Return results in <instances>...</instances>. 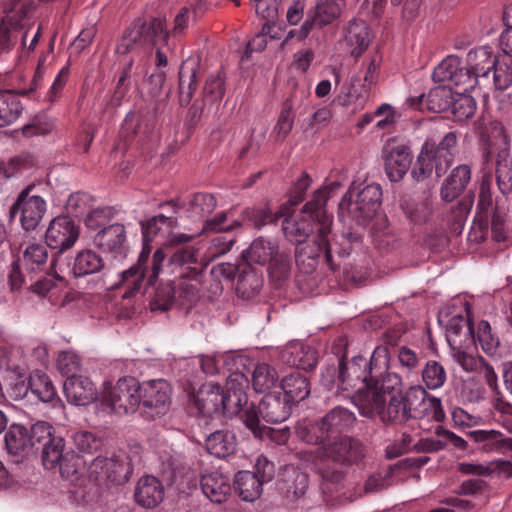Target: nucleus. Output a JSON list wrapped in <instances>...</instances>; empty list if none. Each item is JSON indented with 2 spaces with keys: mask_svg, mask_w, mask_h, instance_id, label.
<instances>
[{
  "mask_svg": "<svg viewBox=\"0 0 512 512\" xmlns=\"http://www.w3.org/2000/svg\"><path fill=\"white\" fill-rule=\"evenodd\" d=\"M470 180V166L467 164L458 165L444 180L440 188L441 199L445 202H452L466 189Z\"/></svg>",
  "mask_w": 512,
  "mask_h": 512,
  "instance_id": "obj_33",
  "label": "nucleus"
},
{
  "mask_svg": "<svg viewBox=\"0 0 512 512\" xmlns=\"http://www.w3.org/2000/svg\"><path fill=\"white\" fill-rule=\"evenodd\" d=\"M132 472L125 454H112L110 457H96L88 468V477L99 486L109 483L121 485L129 480Z\"/></svg>",
  "mask_w": 512,
  "mask_h": 512,
  "instance_id": "obj_11",
  "label": "nucleus"
},
{
  "mask_svg": "<svg viewBox=\"0 0 512 512\" xmlns=\"http://www.w3.org/2000/svg\"><path fill=\"white\" fill-rule=\"evenodd\" d=\"M454 93L452 88L446 85L432 88L426 96L425 107L434 113H442L450 110Z\"/></svg>",
  "mask_w": 512,
  "mask_h": 512,
  "instance_id": "obj_48",
  "label": "nucleus"
},
{
  "mask_svg": "<svg viewBox=\"0 0 512 512\" xmlns=\"http://www.w3.org/2000/svg\"><path fill=\"white\" fill-rule=\"evenodd\" d=\"M114 207H98L88 212L85 217V225L88 229L97 230L106 225L116 216Z\"/></svg>",
  "mask_w": 512,
  "mask_h": 512,
  "instance_id": "obj_64",
  "label": "nucleus"
},
{
  "mask_svg": "<svg viewBox=\"0 0 512 512\" xmlns=\"http://www.w3.org/2000/svg\"><path fill=\"white\" fill-rule=\"evenodd\" d=\"M57 468L62 478L71 483H76L83 475L85 461L74 451L70 450L66 453V456L62 458Z\"/></svg>",
  "mask_w": 512,
  "mask_h": 512,
  "instance_id": "obj_51",
  "label": "nucleus"
},
{
  "mask_svg": "<svg viewBox=\"0 0 512 512\" xmlns=\"http://www.w3.org/2000/svg\"><path fill=\"white\" fill-rule=\"evenodd\" d=\"M22 261L29 273L45 271L48 262L47 245L35 243L27 246Z\"/></svg>",
  "mask_w": 512,
  "mask_h": 512,
  "instance_id": "obj_47",
  "label": "nucleus"
},
{
  "mask_svg": "<svg viewBox=\"0 0 512 512\" xmlns=\"http://www.w3.org/2000/svg\"><path fill=\"white\" fill-rule=\"evenodd\" d=\"M35 9L31 0H10L4 5L0 23V52L9 51L18 41L19 34Z\"/></svg>",
  "mask_w": 512,
  "mask_h": 512,
  "instance_id": "obj_10",
  "label": "nucleus"
},
{
  "mask_svg": "<svg viewBox=\"0 0 512 512\" xmlns=\"http://www.w3.org/2000/svg\"><path fill=\"white\" fill-rule=\"evenodd\" d=\"M382 203V189L378 184L365 186L358 194L353 210V217L358 223H364L372 218Z\"/></svg>",
  "mask_w": 512,
  "mask_h": 512,
  "instance_id": "obj_26",
  "label": "nucleus"
},
{
  "mask_svg": "<svg viewBox=\"0 0 512 512\" xmlns=\"http://www.w3.org/2000/svg\"><path fill=\"white\" fill-rule=\"evenodd\" d=\"M471 206V199H462L447 214L446 218L448 223V231L451 234H461L466 218L470 212Z\"/></svg>",
  "mask_w": 512,
  "mask_h": 512,
  "instance_id": "obj_57",
  "label": "nucleus"
},
{
  "mask_svg": "<svg viewBox=\"0 0 512 512\" xmlns=\"http://www.w3.org/2000/svg\"><path fill=\"white\" fill-rule=\"evenodd\" d=\"M30 392L42 402H50L56 396V390L45 373L35 370L29 376Z\"/></svg>",
  "mask_w": 512,
  "mask_h": 512,
  "instance_id": "obj_53",
  "label": "nucleus"
},
{
  "mask_svg": "<svg viewBox=\"0 0 512 512\" xmlns=\"http://www.w3.org/2000/svg\"><path fill=\"white\" fill-rule=\"evenodd\" d=\"M168 32L165 21L155 17L150 20L145 18L135 19L126 29L117 44L118 54H127L139 46L156 45L158 41H166Z\"/></svg>",
  "mask_w": 512,
  "mask_h": 512,
  "instance_id": "obj_9",
  "label": "nucleus"
},
{
  "mask_svg": "<svg viewBox=\"0 0 512 512\" xmlns=\"http://www.w3.org/2000/svg\"><path fill=\"white\" fill-rule=\"evenodd\" d=\"M104 268L103 258L96 251L83 249L77 252L71 271L74 277L81 278L99 274Z\"/></svg>",
  "mask_w": 512,
  "mask_h": 512,
  "instance_id": "obj_37",
  "label": "nucleus"
},
{
  "mask_svg": "<svg viewBox=\"0 0 512 512\" xmlns=\"http://www.w3.org/2000/svg\"><path fill=\"white\" fill-rule=\"evenodd\" d=\"M156 120L153 113H128L122 124L120 138L127 147L137 146L148 150L158 137L155 132Z\"/></svg>",
  "mask_w": 512,
  "mask_h": 512,
  "instance_id": "obj_13",
  "label": "nucleus"
},
{
  "mask_svg": "<svg viewBox=\"0 0 512 512\" xmlns=\"http://www.w3.org/2000/svg\"><path fill=\"white\" fill-rule=\"evenodd\" d=\"M491 173L483 174L479 185L476 214L469 232L471 241L480 243L491 235L496 242L506 239L505 211L499 206L497 200L493 199Z\"/></svg>",
  "mask_w": 512,
  "mask_h": 512,
  "instance_id": "obj_6",
  "label": "nucleus"
},
{
  "mask_svg": "<svg viewBox=\"0 0 512 512\" xmlns=\"http://www.w3.org/2000/svg\"><path fill=\"white\" fill-rule=\"evenodd\" d=\"M141 405L155 410V414L164 413L170 403L171 388L163 379L151 380L140 385Z\"/></svg>",
  "mask_w": 512,
  "mask_h": 512,
  "instance_id": "obj_22",
  "label": "nucleus"
},
{
  "mask_svg": "<svg viewBox=\"0 0 512 512\" xmlns=\"http://www.w3.org/2000/svg\"><path fill=\"white\" fill-rule=\"evenodd\" d=\"M477 342L488 356H495L497 354L500 340L492 333L488 321L482 320L478 323L477 332H475V344Z\"/></svg>",
  "mask_w": 512,
  "mask_h": 512,
  "instance_id": "obj_58",
  "label": "nucleus"
},
{
  "mask_svg": "<svg viewBox=\"0 0 512 512\" xmlns=\"http://www.w3.org/2000/svg\"><path fill=\"white\" fill-rule=\"evenodd\" d=\"M34 189V184L24 188L10 208L11 217L20 212V222L26 231L35 230L47 210L46 201L41 196L32 194Z\"/></svg>",
  "mask_w": 512,
  "mask_h": 512,
  "instance_id": "obj_14",
  "label": "nucleus"
},
{
  "mask_svg": "<svg viewBox=\"0 0 512 512\" xmlns=\"http://www.w3.org/2000/svg\"><path fill=\"white\" fill-rule=\"evenodd\" d=\"M495 131L502 137L504 148L497 154L496 160V183L499 191L503 195L512 193V164L507 161L509 157L510 140L505 134L504 126L496 122L494 124Z\"/></svg>",
  "mask_w": 512,
  "mask_h": 512,
  "instance_id": "obj_27",
  "label": "nucleus"
},
{
  "mask_svg": "<svg viewBox=\"0 0 512 512\" xmlns=\"http://www.w3.org/2000/svg\"><path fill=\"white\" fill-rule=\"evenodd\" d=\"M285 237L296 244L304 243L313 234V246L305 245L296 252L299 270L310 274L316 270L320 255V189L300 211V219H285L282 222Z\"/></svg>",
  "mask_w": 512,
  "mask_h": 512,
  "instance_id": "obj_4",
  "label": "nucleus"
},
{
  "mask_svg": "<svg viewBox=\"0 0 512 512\" xmlns=\"http://www.w3.org/2000/svg\"><path fill=\"white\" fill-rule=\"evenodd\" d=\"M412 152L407 145H397L384 156V167L391 182H399L406 175L412 164Z\"/></svg>",
  "mask_w": 512,
  "mask_h": 512,
  "instance_id": "obj_28",
  "label": "nucleus"
},
{
  "mask_svg": "<svg viewBox=\"0 0 512 512\" xmlns=\"http://www.w3.org/2000/svg\"><path fill=\"white\" fill-rule=\"evenodd\" d=\"M200 484L204 495L214 503L226 501L231 492L229 478L219 471L202 475Z\"/></svg>",
  "mask_w": 512,
  "mask_h": 512,
  "instance_id": "obj_36",
  "label": "nucleus"
},
{
  "mask_svg": "<svg viewBox=\"0 0 512 512\" xmlns=\"http://www.w3.org/2000/svg\"><path fill=\"white\" fill-rule=\"evenodd\" d=\"M403 396L410 419L429 417L436 422H442L444 420L445 413L442 408L441 400L434 396H429L423 386H411L403 393Z\"/></svg>",
  "mask_w": 512,
  "mask_h": 512,
  "instance_id": "obj_15",
  "label": "nucleus"
},
{
  "mask_svg": "<svg viewBox=\"0 0 512 512\" xmlns=\"http://www.w3.org/2000/svg\"><path fill=\"white\" fill-rule=\"evenodd\" d=\"M277 245L262 237L255 239L250 247L243 252L245 262L265 265L269 263L277 253Z\"/></svg>",
  "mask_w": 512,
  "mask_h": 512,
  "instance_id": "obj_45",
  "label": "nucleus"
},
{
  "mask_svg": "<svg viewBox=\"0 0 512 512\" xmlns=\"http://www.w3.org/2000/svg\"><path fill=\"white\" fill-rule=\"evenodd\" d=\"M293 406L280 393L266 394L256 406L251 404L243 411L242 419L245 426L257 438L267 434V427L261 425L260 418L270 424H278L286 421Z\"/></svg>",
  "mask_w": 512,
  "mask_h": 512,
  "instance_id": "obj_7",
  "label": "nucleus"
},
{
  "mask_svg": "<svg viewBox=\"0 0 512 512\" xmlns=\"http://www.w3.org/2000/svg\"><path fill=\"white\" fill-rule=\"evenodd\" d=\"M141 231L143 236V249L138 257L137 263L128 270L121 273V279L117 287L123 290L122 297L124 299L134 297L144 287L154 286L162 269L165 260L164 251L157 249L152 259H150L151 247L149 242L156 238H160L164 243L165 239L171 233V230L177 225L176 217L159 214L141 221Z\"/></svg>",
  "mask_w": 512,
  "mask_h": 512,
  "instance_id": "obj_2",
  "label": "nucleus"
},
{
  "mask_svg": "<svg viewBox=\"0 0 512 512\" xmlns=\"http://www.w3.org/2000/svg\"><path fill=\"white\" fill-rule=\"evenodd\" d=\"M278 381L276 370L266 363L258 364L252 374V385L256 392H265Z\"/></svg>",
  "mask_w": 512,
  "mask_h": 512,
  "instance_id": "obj_59",
  "label": "nucleus"
},
{
  "mask_svg": "<svg viewBox=\"0 0 512 512\" xmlns=\"http://www.w3.org/2000/svg\"><path fill=\"white\" fill-rule=\"evenodd\" d=\"M355 414L347 408L337 406L322 417V430L342 433L349 431L356 423Z\"/></svg>",
  "mask_w": 512,
  "mask_h": 512,
  "instance_id": "obj_41",
  "label": "nucleus"
},
{
  "mask_svg": "<svg viewBox=\"0 0 512 512\" xmlns=\"http://www.w3.org/2000/svg\"><path fill=\"white\" fill-rule=\"evenodd\" d=\"M204 265L198 260V251L193 246H185L176 249L170 256L169 261L160 272L175 275L174 279H169L166 283H160L150 300L152 311L169 310L175 299L176 285L180 296L188 301H193L198 294L195 284H186L184 280H197L203 270Z\"/></svg>",
  "mask_w": 512,
  "mask_h": 512,
  "instance_id": "obj_3",
  "label": "nucleus"
},
{
  "mask_svg": "<svg viewBox=\"0 0 512 512\" xmlns=\"http://www.w3.org/2000/svg\"><path fill=\"white\" fill-rule=\"evenodd\" d=\"M93 242L102 252L109 253L116 259L126 258L128 254L129 247L123 224L115 223L104 227L94 236Z\"/></svg>",
  "mask_w": 512,
  "mask_h": 512,
  "instance_id": "obj_20",
  "label": "nucleus"
},
{
  "mask_svg": "<svg viewBox=\"0 0 512 512\" xmlns=\"http://www.w3.org/2000/svg\"><path fill=\"white\" fill-rule=\"evenodd\" d=\"M5 444L10 454L17 455L28 452L31 449L28 429L19 424H12L5 434Z\"/></svg>",
  "mask_w": 512,
  "mask_h": 512,
  "instance_id": "obj_49",
  "label": "nucleus"
},
{
  "mask_svg": "<svg viewBox=\"0 0 512 512\" xmlns=\"http://www.w3.org/2000/svg\"><path fill=\"white\" fill-rule=\"evenodd\" d=\"M42 453V462L46 469H55L66 453L71 449H66L65 441L62 437H55L54 439L43 444L40 448Z\"/></svg>",
  "mask_w": 512,
  "mask_h": 512,
  "instance_id": "obj_52",
  "label": "nucleus"
},
{
  "mask_svg": "<svg viewBox=\"0 0 512 512\" xmlns=\"http://www.w3.org/2000/svg\"><path fill=\"white\" fill-rule=\"evenodd\" d=\"M263 284L262 274L248 262L240 264L236 281V291L243 298H250L257 294Z\"/></svg>",
  "mask_w": 512,
  "mask_h": 512,
  "instance_id": "obj_39",
  "label": "nucleus"
},
{
  "mask_svg": "<svg viewBox=\"0 0 512 512\" xmlns=\"http://www.w3.org/2000/svg\"><path fill=\"white\" fill-rule=\"evenodd\" d=\"M133 65L134 60L131 58L119 71V76L115 82L113 90L103 106V117H113L116 110L123 104V101L128 96L131 88Z\"/></svg>",
  "mask_w": 512,
  "mask_h": 512,
  "instance_id": "obj_25",
  "label": "nucleus"
},
{
  "mask_svg": "<svg viewBox=\"0 0 512 512\" xmlns=\"http://www.w3.org/2000/svg\"><path fill=\"white\" fill-rule=\"evenodd\" d=\"M294 123L293 105L290 99L284 101L276 125L271 136L275 141L282 142L292 130Z\"/></svg>",
  "mask_w": 512,
  "mask_h": 512,
  "instance_id": "obj_60",
  "label": "nucleus"
},
{
  "mask_svg": "<svg viewBox=\"0 0 512 512\" xmlns=\"http://www.w3.org/2000/svg\"><path fill=\"white\" fill-rule=\"evenodd\" d=\"M409 419L403 393L398 391L396 395L389 396V399H386L380 420L385 424H404Z\"/></svg>",
  "mask_w": 512,
  "mask_h": 512,
  "instance_id": "obj_44",
  "label": "nucleus"
},
{
  "mask_svg": "<svg viewBox=\"0 0 512 512\" xmlns=\"http://www.w3.org/2000/svg\"><path fill=\"white\" fill-rule=\"evenodd\" d=\"M200 66L196 59L188 58L182 62L179 69V102L187 106L197 89Z\"/></svg>",
  "mask_w": 512,
  "mask_h": 512,
  "instance_id": "obj_31",
  "label": "nucleus"
},
{
  "mask_svg": "<svg viewBox=\"0 0 512 512\" xmlns=\"http://www.w3.org/2000/svg\"><path fill=\"white\" fill-rule=\"evenodd\" d=\"M248 384V379L243 373H230L227 380V391H224V403L222 416L231 417L242 411L243 406L247 405L248 398L244 388Z\"/></svg>",
  "mask_w": 512,
  "mask_h": 512,
  "instance_id": "obj_21",
  "label": "nucleus"
},
{
  "mask_svg": "<svg viewBox=\"0 0 512 512\" xmlns=\"http://www.w3.org/2000/svg\"><path fill=\"white\" fill-rule=\"evenodd\" d=\"M346 347L345 339L338 338L332 344L330 353L325 356L322 387L336 396L341 391H357L364 385L375 383L389 363V352L384 346L376 347L370 360L358 355L350 361L346 359Z\"/></svg>",
  "mask_w": 512,
  "mask_h": 512,
  "instance_id": "obj_1",
  "label": "nucleus"
},
{
  "mask_svg": "<svg viewBox=\"0 0 512 512\" xmlns=\"http://www.w3.org/2000/svg\"><path fill=\"white\" fill-rule=\"evenodd\" d=\"M296 435L302 442L314 446V450L312 452L317 454L320 451L319 418H304L299 420L296 425Z\"/></svg>",
  "mask_w": 512,
  "mask_h": 512,
  "instance_id": "obj_50",
  "label": "nucleus"
},
{
  "mask_svg": "<svg viewBox=\"0 0 512 512\" xmlns=\"http://www.w3.org/2000/svg\"><path fill=\"white\" fill-rule=\"evenodd\" d=\"M497 58L488 46L478 47L467 54V65L472 69L476 77H486L495 69Z\"/></svg>",
  "mask_w": 512,
  "mask_h": 512,
  "instance_id": "obj_43",
  "label": "nucleus"
},
{
  "mask_svg": "<svg viewBox=\"0 0 512 512\" xmlns=\"http://www.w3.org/2000/svg\"><path fill=\"white\" fill-rule=\"evenodd\" d=\"M28 437L31 439L30 448H35V450L38 451L43 447V444H47L48 441L54 439L56 436L53 435V427L49 423L39 421L30 427Z\"/></svg>",
  "mask_w": 512,
  "mask_h": 512,
  "instance_id": "obj_62",
  "label": "nucleus"
},
{
  "mask_svg": "<svg viewBox=\"0 0 512 512\" xmlns=\"http://www.w3.org/2000/svg\"><path fill=\"white\" fill-rule=\"evenodd\" d=\"M99 400L104 412L118 415L134 413L141 405L140 384L134 377L120 378L115 385L105 382Z\"/></svg>",
  "mask_w": 512,
  "mask_h": 512,
  "instance_id": "obj_8",
  "label": "nucleus"
},
{
  "mask_svg": "<svg viewBox=\"0 0 512 512\" xmlns=\"http://www.w3.org/2000/svg\"><path fill=\"white\" fill-rule=\"evenodd\" d=\"M216 205L217 201L212 194L199 192L193 194L187 202L180 203L178 199H173L161 203L160 207L168 209L172 214L183 212L192 222H204Z\"/></svg>",
  "mask_w": 512,
  "mask_h": 512,
  "instance_id": "obj_17",
  "label": "nucleus"
},
{
  "mask_svg": "<svg viewBox=\"0 0 512 512\" xmlns=\"http://www.w3.org/2000/svg\"><path fill=\"white\" fill-rule=\"evenodd\" d=\"M264 483L256 473L251 471H239L235 475V489L244 501L256 500L262 493Z\"/></svg>",
  "mask_w": 512,
  "mask_h": 512,
  "instance_id": "obj_42",
  "label": "nucleus"
},
{
  "mask_svg": "<svg viewBox=\"0 0 512 512\" xmlns=\"http://www.w3.org/2000/svg\"><path fill=\"white\" fill-rule=\"evenodd\" d=\"M63 390L67 401L77 406L89 404L97 395L93 382L82 375L66 378Z\"/></svg>",
  "mask_w": 512,
  "mask_h": 512,
  "instance_id": "obj_29",
  "label": "nucleus"
},
{
  "mask_svg": "<svg viewBox=\"0 0 512 512\" xmlns=\"http://www.w3.org/2000/svg\"><path fill=\"white\" fill-rule=\"evenodd\" d=\"M365 456V445L355 437L340 434L322 439V457L342 467L358 465Z\"/></svg>",
  "mask_w": 512,
  "mask_h": 512,
  "instance_id": "obj_12",
  "label": "nucleus"
},
{
  "mask_svg": "<svg viewBox=\"0 0 512 512\" xmlns=\"http://www.w3.org/2000/svg\"><path fill=\"white\" fill-rule=\"evenodd\" d=\"M233 358L227 354H220L217 356H204L201 359L202 371L207 375H215L221 372L222 369L232 372Z\"/></svg>",
  "mask_w": 512,
  "mask_h": 512,
  "instance_id": "obj_63",
  "label": "nucleus"
},
{
  "mask_svg": "<svg viewBox=\"0 0 512 512\" xmlns=\"http://www.w3.org/2000/svg\"><path fill=\"white\" fill-rule=\"evenodd\" d=\"M446 338L451 349L475 348V330L467 315L451 317L446 326Z\"/></svg>",
  "mask_w": 512,
  "mask_h": 512,
  "instance_id": "obj_23",
  "label": "nucleus"
},
{
  "mask_svg": "<svg viewBox=\"0 0 512 512\" xmlns=\"http://www.w3.org/2000/svg\"><path fill=\"white\" fill-rule=\"evenodd\" d=\"M476 107V101L473 97L466 94V92H456L449 111L455 121H465L475 114Z\"/></svg>",
  "mask_w": 512,
  "mask_h": 512,
  "instance_id": "obj_56",
  "label": "nucleus"
},
{
  "mask_svg": "<svg viewBox=\"0 0 512 512\" xmlns=\"http://www.w3.org/2000/svg\"><path fill=\"white\" fill-rule=\"evenodd\" d=\"M421 378L427 389L435 390L444 385L447 379V373L440 362L429 360L421 371Z\"/></svg>",
  "mask_w": 512,
  "mask_h": 512,
  "instance_id": "obj_55",
  "label": "nucleus"
},
{
  "mask_svg": "<svg viewBox=\"0 0 512 512\" xmlns=\"http://www.w3.org/2000/svg\"><path fill=\"white\" fill-rule=\"evenodd\" d=\"M22 112L19 99L9 93L0 92V127H5L17 120Z\"/></svg>",
  "mask_w": 512,
  "mask_h": 512,
  "instance_id": "obj_54",
  "label": "nucleus"
},
{
  "mask_svg": "<svg viewBox=\"0 0 512 512\" xmlns=\"http://www.w3.org/2000/svg\"><path fill=\"white\" fill-rule=\"evenodd\" d=\"M164 498V487L154 476L147 475L139 479L135 489L136 502L145 508H154Z\"/></svg>",
  "mask_w": 512,
  "mask_h": 512,
  "instance_id": "obj_35",
  "label": "nucleus"
},
{
  "mask_svg": "<svg viewBox=\"0 0 512 512\" xmlns=\"http://www.w3.org/2000/svg\"><path fill=\"white\" fill-rule=\"evenodd\" d=\"M192 400L199 416L215 419L223 414L224 390L218 384H203Z\"/></svg>",
  "mask_w": 512,
  "mask_h": 512,
  "instance_id": "obj_19",
  "label": "nucleus"
},
{
  "mask_svg": "<svg viewBox=\"0 0 512 512\" xmlns=\"http://www.w3.org/2000/svg\"><path fill=\"white\" fill-rule=\"evenodd\" d=\"M457 141L454 131L431 129L412 167V178L421 182L428 179L433 171L437 178H441L454 161Z\"/></svg>",
  "mask_w": 512,
  "mask_h": 512,
  "instance_id": "obj_5",
  "label": "nucleus"
},
{
  "mask_svg": "<svg viewBox=\"0 0 512 512\" xmlns=\"http://www.w3.org/2000/svg\"><path fill=\"white\" fill-rule=\"evenodd\" d=\"M371 42L370 29L363 20L352 19L345 29L343 43L351 56L358 58Z\"/></svg>",
  "mask_w": 512,
  "mask_h": 512,
  "instance_id": "obj_30",
  "label": "nucleus"
},
{
  "mask_svg": "<svg viewBox=\"0 0 512 512\" xmlns=\"http://www.w3.org/2000/svg\"><path fill=\"white\" fill-rule=\"evenodd\" d=\"M281 389L285 399L295 406L310 394V383L300 372H293L282 379Z\"/></svg>",
  "mask_w": 512,
  "mask_h": 512,
  "instance_id": "obj_38",
  "label": "nucleus"
},
{
  "mask_svg": "<svg viewBox=\"0 0 512 512\" xmlns=\"http://www.w3.org/2000/svg\"><path fill=\"white\" fill-rule=\"evenodd\" d=\"M399 206L406 219L414 225L426 224L433 212L432 200L428 196H404L400 199Z\"/></svg>",
  "mask_w": 512,
  "mask_h": 512,
  "instance_id": "obj_32",
  "label": "nucleus"
},
{
  "mask_svg": "<svg viewBox=\"0 0 512 512\" xmlns=\"http://www.w3.org/2000/svg\"><path fill=\"white\" fill-rule=\"evenodd\" d=\"M206 449L218 458H226L236 450V436L227 429L217 430L206 437Z\"/></svg>",
  "mask_w": 512,
  "mask_h": 512,
  "instance_id": "obj_40",
  "label": "nucleus"
},
{
  "mask_svg": "<svg viewBox=\"0 0 512 512\" xmlns=\"http://www.w3.org/2000/svg\"><path fill=\"white\" fill-rule=\"evenodd\" d=\"M477 78L472 69L468 65L462 67L460 58L454 55L446 57L433 71L435 82H448L458 88L459 92L473 89Z\"/></svg>",
  "mask_w": 512,
  "mask_h": 512,
  "instance_id": "obj_16",
  "label": "nucleus"
},
{
  "mask_svg": "<svg viewBox=\"0 0 512 512\" xmlns=\"http://www.w3.org/2000/svg\"><path fill=\"white\" fill-rule=\"evenodd\" d=\"M289 209L284 205L278 213H273L269 208H247L243 211L244 219L252 221L254 226L261 228L269 223H277L279 218L300 219V213L297 216L290 215Z\"/></svg>",
  "mask_w": 512,
  "mask_h": 512,
  "instance_id": "obj_46",
  "label": "nucleus"
},
{
  "mask_svg": "<svg viewBox=\"0 0 512 512\" xmlns=\"http://www.w3.org/2000/svg\"><path fill=\"white\" fill-rule=\"evenodd\" d=\"M0 368L13 372L16 376L22 377L25 374L27 365L19 348L0 350Z\"/></svg>",
  "mask_w": 512,
  "mask_h": 512,
  "instance_id": "obj_61",
  "label": "nucleus"
},
{
  "mask_svg": "<svg viewBox=\"0 0 512 512\" xmlns=\"http://www.w3.org/2000/svg\"><path fill=\"white\" fill-rule=\"evenodd\" d=\"M280 359L283 363L302 370H311L316 367L318 352L301 341L289 342L281 351Z\"/></svg>",
  "mask_w": 512,
  "mask_h": 512,
  "instance_id": "obj_24",
  "label": "nucleus"
},
{
  "mask_svg": "<svg viewBox=\"0 0 512 512\" xmlns=\"http://www.w3.org/2000/svg\"><path fill=\"white\" fill-rule=\"evenodd\" d=\"M78 237L79 227L71 217L66 215L54 218L45 234L46 245L57 250V253H63L72 248Z\"/></svg>",
  "mask_w": 512,
  "mask_h": 512,
  "instance_id": "obj_18",
  "label": "nucleus"
},
{
  "mask_svg": "<svg viewBox=\"0 0 512 512\" xmlns=\"http://www.w3.org/2000/svg\"><path fill=\"white\" fill-rule=\"evenodd\" d=\"M386 398L387 397L377 387L364 385L357 390L355 403L361 415L369 418L377 415L381 418L382 411L386 404Z\"/></svg>",
  "mask_w": 512,
  "mask_h": 512,
  "instance_id": "obj_34",
  "label": "nucleus"
}]
</instances>
